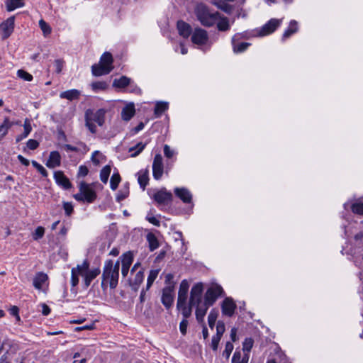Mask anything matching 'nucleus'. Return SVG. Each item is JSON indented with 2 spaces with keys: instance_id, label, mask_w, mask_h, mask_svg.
Segmentation results:
<instances>
[{
  "instance_id": "42",
  "label": "nucleus",
  "mask_w": 363,
  "mask_h": 363,
  "mask_svg": "<svg viewBox=\"0 0 363 363\" xmlns=\"http://www.w3.org/2000/svg\"><path fill=\"white\" fill-rule=\"evenodd\" d=\"M120 182H121L120 174L118 172L113 173L111 177V181H110V186H111V189L116 190L117 189Z\"/></svg>"
},
{
  "instance_id": "18",
  "label": "nucleus",
  "mask_w": 363,
  "mask_h": 363,
  "mask_svg": "<svg viewBox=\"0 0 363 363\" xmlns=\"http://www.w3.org/2000/svg\"><path fill=\"white\" fill-rule=\"evenodd\" d=\"M54 179L58 185L62 186L65 189H69L72 186L69 180L62 171L55 172L54 173Z\"/></svg>"
},
{
  "instance_id": "17",
  "label": "nucleus",
  "mask_w": 363,
  "mask_h": 363,
  "mask_svg": "<svg viewBox=\"0 0 363 363\" xmlns=\"http://www.w3.org/2000/svg\"><path fill=\"white\" fill-rule=\"evenodd\" d=\"M154 199L159 204H167L172 200V194L165 189H162L155 194Z\"/></svg>"
},
{
  "instance_id": "46",
  "label": "nucleus",
  "mask_w": 363,
  "mask_h": 363,
  "mask_svg": "<svg viewBox=\"0 0 363 363\" xmlns=\"http://www.w3.org/2000/svg\"><path fill=\"white\" fill-rule=\"evenodd\" d=\"M39 26L44 35H48L51 33L50 26L44 20L41 19L39 21Z\"/></svg>"
},
{
  "instance_id": "45",
  "label": "nucleus",
  "mask_w": 363,
  "mask_h": 363,
  "mask_svg": "<svg viewBox=\"0 0 363 363\" xmlns=\"http://www.w3.org/2000/svg\"><path fill=\"white\" fill-rule=\"evenodd\" d=\"M17 76L19 78H21L25 81H27V82H30L33 80V76L30 73L27 72L26 71H25L23 69L18 70Z\"/></svg>"
},
{
  "instance_id": "28",
  "label": "nucleus",
  "mask_w": 363,
  "mask_h": 363,
  "mask_svg": "<svg viewBox=\"0 0 363 363\" xmlns=\"http://www.w3.org/2000/svg\"><path fill=\"white\" fill-rule=\"evenodd\" d=\"M79 95L80 92L78 90L71 89L61 92L60 94V97L61 99H67L69 101H72L74 99H78Z\"/></svg>"
},
{
  "instance_id": "60",
  "label": "nucleus",
  "mask_w": 363,
  "mask_h": 363,
  "mask_svg": "<svg viewBox=\"0 0 363 363\" xmlns=\"http://www.w3.org/2000/svg\"><path fill=\"white\" fill-rule=\"evenodd\" d=\"M187 326L188 320L186 319H183L179 324V330L183 335H185L186 333Z\"/></svg>"
},
{
  "instance_id": "51",
  "label": "nucleus",
  "mask_w": 363,
  "mask_h": 363,
  "mask_svg": "<svg viewBox=\"0 0 363 363\" xmlns=\"http://www.w3.org/2000/svg\"><path fill=\"white\" fill-rule=\"evenodd\" d=\"M128 194H129L128 188H125V189L121 190L118 191V193L116 196V200L118 201H123L128 196Z\"/></svg>"
},
{
  "instance_id": "2",
  "label": "nucleus",
  "mask_w": 363,
  "mask_h": 363,
  "mask_svg": "<svg viewBox=\"0 0 363 363\" xmlns=\"http://www.w3.org/2000/svg\"><path fill=\"white\" fill-rule=\"evenodd\" d=\"M196 15L201 25L206 27L213 26L219 18L218 12H212L203 4L196 7Z\"/></svg>"
},
{
  "instance_id": "11",
  "label": "nucleus",
  "mask_w": 363,
  "mask_h": 363,
  "mask_svg": "<svg viewBox=\"0 0 363 363\" xmlns=\"http://www.w3.org/2000/svg\"><path fill=\"white\" fill-rule=\"evenodd\" d=\"M281 20L272 18L259 30V35L264 36L272 33L281 24Z\"/></svg>"
},
{
  "instance_id": "7",
  "label": "nucleus",
  "mask_w": 363,
  "mask_h": 363,
  "mask_svg": "<svg viewBox=\"0 0 363 363\" xmlns=\"http://www.w3.org/2000/svg\"><path fill=\"white\" fill-rule=\"evenodd\" d=\"M208 40V35L204 29L198 28L192 32L191 41L194 44L199 46L204 45Z\"/></svg>"
},
{
  "instance_id": "53",
  "label": "nucleus",
  "mask_w": 363,
  "mask_h": 363,
  "mask_svg": "<svg viewBox=\"0 0 363 363\" xmlns=\"http://www.w3.org/2000/svg\"><path fill=\"white\" fill-rule=\"evenodd\" d=\"M233 350V345L230 342H226L225 350L223 352V355L225 356L228 359L230 357Z\"/></svg>"
},
{
  "instance_id": "40",
  "label": "nucleus",
  "mask_w": 363,
  "mask_h": 363,
  "mask_svg": "<svg viewBox=\"0 0 363 363\" xmlns=\"http://www.w3.org/2000/svg\"><path fill=\"white\" fill-rule=\"evenodd\" d=\"M147 241L150 251H154L159 247L158 240L154 235L149 234L147 235Z\"/></svg>"
},
{
  "instance_id": "48",
  "label": "nucleus",
  "mask_w": 363,
  "mask_h": 363,
  "mask_svg": "<svg viewBox=\"0 0 363 363\" xmlns=\"http://www.w3.org/2000/svg\"><path fill=\"white\" fill-rule=\"evenodd\" d=\"M353 213L359 215H363V202H356L352 205Z\"/></svg>"
},
{
  "instance_id": "16",
  "label": "nucleus",
  "mask_w": 363,
  "mask_h": 363,
  "mask_svg": "<svg viewBox=\"0 0 363 363\" xmlns=\"http://www.w3.org/2000/svg\"><path fill=\"white\" fill-rule=\"evenodd\" d=\"M189 284L187 280L182 281L178 292L177 305L186 303L187 294L189 291Z\"/></svg>"
},
{
  "instance_id": "61",
  "label": "nucleus",
  "mask_w": 363,
  "mask_h": 363,
  "mask_svg": "<svg viewBox=\"0 0 363 363\" xmlns=\"http://www.w3.org/2000/svg\"><path fill=\"white\" fill-rule=\"evenodd\" d=\"M221 337L218 336H213L212 340H211V347L213 350H216L218 347L219 342L220 340Z\"/></svg>"
},
{
  "instance_id": "6",
  "label": "nucleus",
  "mask_w": 363,
  "mask_h": 363,
  "mask_svg": "<svg viewBox=\"0 0 363 363\" xmlns=\"http://www.w3.org/2000/svg\"><path fill=\"white\" fill-rule=\"evenodd\" d=\"M203 291V285L202 283H197L191 289L190 298L189 304L191 306H196L202 304L201 298Z\"/></svg>"
},
{
  "instance_id": "1",
  "label": "nucleus",
  "mask_w": 363,
  "mask_h": 363,
  "mask_svg": "<svg viewBox=\"0 0 363 363\" xmlns=\"http://www.w3.org/2000/svg\"><path fill=\"white\" fill-rule=\"evenodd\" d=\"M120 262L116 261L115 263L111 259H108L104 262L102 273V288H106L108 284L111 289H115L118 282Z\"/></svg>"
},
{
  "instance_id": "5",
  "label": "nucleus",
  "mask_w": 363,
  "mask_h": 363,
  "mask_svg": "<svg viewBox=\"0 0 363 363\" xmlns=\"http://www.w3.org/2000/svg\"><path fill=\"white\" fill-rule=\"evenodd\" d=\"M223 292V288L217 284L209 287L204 295V303L209 306L213 305L217 298L220 297Z\"/></svg>"
},
{
  "instance_id": "27",
  "label": "nucleus",
  "mask_w": 363,
  "mask_h": 363,
  "mask_svg": "<svg viewBox=\"0 0 363 363\" xmlns=\"http://www.w3.org/2000/svg\"><path fill=\"white\" fill-rule=\"evenodd\" d=\"M297 30L298 23L294 20L291 21L288 28L283 33L282 39L284 40L289 38L291 35L297 32Z\"/></svg>"
},
{
  "instance_id": "30",
  "label": "nucleus",
  "mask_w": 363,
  "mask_h": 363,
  "mask_svg": "<svg viewBox=\"0 0 363 363\" xmlns=\"http://www.w3.org/2000/svg\"><path fill=\"white\" fill-rule=\"evenodd\" d=\"M6 6L7 11H12L16 9L23 7L24 6V0H6Z\"/></svg>"
},
{
  "instance_id": "25",
  "label": "nucleus",
  "mask_w": 363,
  "mask_h": 363,
  "mask_svg": "<svg viewBox=\"0 0 363 363\" xmlns=\"http://www.w3.org/2000/svg\"><path fill=\"white\" fill-rule=\"evenodd\" d=\"M239 35H235L232 38V44L233 48V51L235 53H240L244 52L249 46L250 43H240L238 44L235 43L236 40L238 39Z\"/></svg>"
},
{
  "instance_id": "59",
  "label": "nucleus",
  "mask_w": 363,
  "mask_h": 363,
  "mask_svg": "<svg viewBox=\"0 0 363 363\" xmlns=\"http://www.w3.org/2000/svg\"><path fill=\"white\" fill-rule=\"evenodd\" d=\"M55 71L57 73H60L64 66V61L62 60H55Z\"/></svg>"
},
{
  "instance_id": "43",
  "label": "nucleus",
  "mask_w": 363,
  "mask_h": 363,
  "mask_svg": "<svg viewBox=\"0 0 363 363\" xmlns=\"http://www.w3.org/2000/svg\"><path fill=\"white\" fill-rule=\"evenodd\" d=\"M45 228L42 226H38L32 234L34 240H38L44 236Z\"/></svg>"
},
{
  "instance_id": "44",
  "label": "nucleus",
  "mask_w": 363,
  "mask_h": 363,
  "mask_svg": "<svg viewBox=\"0 0 363 363\" xmlns=\"http://www.w3.org/2000/svg\"><path fill=\"white\" fill-rule=\"evenodd\" d=\"M107 87L108 84L105 82H96L91 84V88L94 91L105 90Z\"/></svg>"
},
{
  "instance_id": "63",
  "label": "nucleus",
  "mask_w": 363,
  "mask_h": 363,
  "mask_svg": "<svg viewBox=\"0 0 363 363\" xmlns=\"http://www.w3.org/2000/svg\"><path fill=\"white\" fill-rule=\"evenodd\" d=\"M38 143L35 140L30 139L27 142V147L30 150H35L38 147Z\"/></svg>"
},
{
  "instance_id": "38",
  "label": "nucleus",
  "mask_w": 363,
  "mask_h": 363,
  "mask_svg": "<svg viewBox=\"0 0 363 363\" xmlns=\"http://www.w3.org/2000/svg\"><path fill=\"white\" fill-rule=\"evenodd\" d=\"M168 108V104L166 102H157L155 107V114L157 117L160 116Z\"/></svg>"
},
{
  "instance_id": "39",
  "label": "nucleus",
  "mask_w": 363,
  "mask_h": 363,
  "mask_svg": "<svg viewBox=\"0 0 363 363\" xmlns=\"http://www.w3.org/2000/svg\"><path fill=\"white\" fill-rule=\"evenodd\" d=\"M160 272V269H152L150 272V274L147 280V287L146 289L148 290L150 286L152 285L153 282L157 277Z\"/></svg>"
},
{
  "instance_id": "58",
  "label": "nucleus",
  "mask_w": 363,
  "mask_h": 363,
  "mask_svg": "<svg viewBox=\"0 0 363 363\" xmlns=\"http://www.w3.org/2000/svg\"><path fill=\"white\" fill-rule=\"evenodd\" d=\"M86 126L88 128V129L90 130L91 133H94L96 131V127L95 125L96 123H94L89 119L86 118Z\"/></svg>"
},
{
  "instance_id": "54",
  "label": "nucleus",
  "mask_w": 363,
  "mask_h": 363,
  "mask_svg": "<svg viewBox=\"0 0 363 363\" xmlns=\"http://www.w3.org/2000/svg\"><path fill=\"white\" fill-rule=\"evenodd\" d=\"M224 332H225V325H224L223 322L218 321L217 323V325H216V336H218V337H221Z\"/></svg>"
},
{
  "instance_id": "36",
  "label": "nucleus",
  "mask_w": 363,
  "mask_h": 363,
  "mask_svg": "<svg viewBox=\"0 0 363 363\" xmlns=\"http://www.w3.org/2000/svg\"><path fill=\"white\" fill-rule=\"evenodd\" d=\"M249 360V354H245L241 359V354L235 352L232 358V363H247Z\"/></svg>"
},
{
  "instance_id": "57",
  "label": "nucleus",
  "mask_w": 363,
  "mask_h": 363,
  "mask_svg": "<svg viewBox=\"0 0 363 363\" xmlns=\"http://www.w3.org/2000/svg\"><path fill=\"white\" fill-rule=\"evenodd\" d=\"M63 208L67 216H69L73 212V206L69 202L63 203Z\"/></svg>"
},
{
  "instance_id": "21",
  "label": "nucleus",
  "mask_w": 363,
  "mask_h": 363,
  "mask_svg": "<svg viewBox=\"0 0 363 363\" xmlns=\"http://www.w3.org/2000/svg\"><path fill=\"white\" fill-rule=\"evenodd\" d=\"M177 29L179 34L184 38H188L192 33L190 25L182 21H179L177 22Z\"/></svg>"
},
{
  "instance_id": "29",
  "label": "nucleus",
  "mask_w": 363,
  "mask_h": 363,
  "mask_svg": "<svg viewBox=\"0 0 363 363\" xmlns=\"http://www.w3.org/2000/svg\"><path fill=\"white\" fill-rule=\"evenodd\" d=\"M216 23L217 28L220 31H227L230 28L229 20L225 16H220L219 15L218 20L216 21Z\"/></svg>"
},
{
  "instance_id": "14",
  "label": "nucleus",
  "mask_w": 363,
  "mask_h": 363,
  "mask_svg": "<svg viewBox=\"0 0 363 363\" xmlns=\"http://www.w3.org/2000/svg\"><path fill=\"white\" fill-rule=\"evenodd\" d=\"M236 308V304L231 298H225L221 305V311L223 315L231 317Z\"/></svg>"
},
{
  "instance_id": "56",
  "label": "nucleus",
  "mask_w": 363,
  "mask_h": 363,
  "mask_svg": "<svg viewBox=\"0 0 363 363\" xmlns=\"http://www.w3.org/2000/svg\"><path fill=\"white\" fill-rule=\"evenodd\" d=\"M164 154L167 158H172L175 155V152L174 150H172L168 145H164Z\"/></svg>"
},
{
  "instance_id": "24",
  "label": "nucleus",
  "mask_w": 363,
  "mask_h": 363,
  "mask_svg": "<svg viewBox=\"0 0 363 363\" xmlns=\"http://www.w3.org/2000/svg\"><path fill=\"white\" fill-rule=\"evenodd\" d=\"M144 280V272L143 269H140L138 272L135 273L134 277L130 279V285L132 288L135 290H137L140 284Z\"/></svg>"
},
{
  "instance_id": "31",
  "label": "nucleus",
  "mask_w": 363,
  "mask_h": 363,
  "mask_svg": "<svg viewBox=\"0 0 363 363\" xmlns=\"http://www.w3.org/2000/svg\"><path fill=\"white\" fill-rule=\"evenodd\" d=\"M131 79L127 77L123 76L119 79H115L113 86L116 88H125L130 84Z\"/></svg>"
},
{
  "instance_id": "20",
  "label": "nucleus",
  "mask_w": 363,
  "mask_h": 363,
  "mask_svg": "<svg viewBox=\"0 0 363 363\" xmlns=\"http://www.w3.org/2000/svg\"><path fill=\"white\" fill-rule=\"evenodd\" d=\"M174 193L184 203H190L192 195L186 188H175Z\"/></svg>"
},
{
  "instance_id": "22",
  "label": "nucleus",
  "mask_w": 363,
  "mask_h": 363,
  "mask_svg": "<svg viewBox=\"0 0 363 363\" xmlns=\"http://www.w3.org/2000/svg\"><path fill=\"white\" fill-rule=\"evenodd\" d=\"M196 320L199 323H203L206 312L210 306L203 302L202 304L196 306Z\"/></svg>"
},
{
  "instance_id": "35",
  "label": "nucleus",
  "mask_w": 363,
  "mask_h": 363,
  "mask_svg": "<svg viewBox=\"0 0 363 363\" xmlns=\"http://www.w3.org/2000/svg\"><path fill=\"white\" fill-rule=\"evenodd\" d=\"M145 145L143 143H138L135 146L130 147L128 152L130 153V156L133 157L138 156L144 150Z\"/></svg>"
},
{
  "instance_id": "12",
  "label": "nucleus",
  "mask_w": 363,
  "mask_h": 363,
  "mask_svg": "<svg viewBox=\"0 0 363 363\" xmlns=\"http://www.w3.org/2000/svg\"><path fill=\"white\" fill-rule=\"evenodd\" d=\"M14 16H11L0 25L1 35L4 39L9 38L14 28Z\"/></svg>"
},
{
  "instance_id": "41",
  "label": "nucleus",
  "mask_w": 363,
  "mask_h": 363,
  "mask_svg": "<svg viewBox=\"0 0 363 363\" xmlns=\"http://www.w3.org/2000/svg\"><path fill=\"white\" fill-rule=\"evenodd\" d=\"M218 318V311L212 309L208 316V322L209 327L213 329Z\"/></svg>"
},
{
  "instance_id": "37",
  "label": "nucleus",
  "mask_w": 363,
  "mask_h": 363,
  "mask_svg": "<svg viewBox=\"0 0 363 363\" xmlns=\"http://www.w3.org/2000/svg\"><path fill=\"white\" fill-rule=\"evenodd\" d=\"M111 166H109V165H106L101 170L100 179L103 183H104V184L107 183L108 177L111 174Z\"/></svg>"
},
{
  "instance_id": "4",
  "label": "nucleus",
  "mask_w": 363,
  "mask_h": 363,
  "mask_svg": "<svg viewBox=\"0 0 363 363\" xmlns=\"http://www.w3.org/2000/svg\"><path fill=\"white\" fill-rule=\"evenodd\" d=\"M89 264L86 261H84L81 265H77L78 273L84 278V283L86 287L89 286L91 281L100 274V269L99 268L89 270Z\"/></svg>"
},
{
  "instance_id": "52",
  "label": "nucleus",
  "mask_w": 363,
  "mask_h": 363,
  "mask_svg": "<svg viewBox=\"0 0 363 363\" xmlns=\"http://www.w3.org/2000/svg\"><path fill=\"white\" fill-rule=\"evenodd\" d=\"M32 164L43 177L48 176L47 170L41 164H40L39 163L34 160L32 161Z\"/></svg>"
},
{
  "instance_id": "9",
  "label": "nucleus",
  "mask_w": 363,
  "mask_h": 363,
  "mask_svg": "<svg viewBox=\"0 0 363 363\" xmlns=\"http://www.w3.org/2000/svg\"><path fill=\"white\" fill-rule=\"evenodd\" d=\"M79 190L82 192L85 201L87 203H92L96 198V194L91 184L82 182L79 184Z\"/></svg>"
},
{
  "instance_id": "62",
  "label": "nucleus",
  "mask_w": 363,
  "mask_h": 363,
  "mask_svg": "<svg viewBox=\"0 0 363 363\" xmlns=\"http://www.w3.org/2000/svg\"><path fill=\"white\" fill-rule=\"evenodd\" d=\"M146 219L152 224H153L155 226H160V220L156 218L155 216H150V215H147V217H146Z\"/></svg>"
},
{
  "instance_id": "50",
  "label": "nucleus",
  "mask_w": 363,
  "mask_h": 363,
  "mask_svg": "<svg viewBox=\"0 0 363 363\" xmlns=\"http://www.w3.org/2000/svg\"><path fill=\"white\" fill-rule=\"evenodd\" d=\"M79 275H80V274L78 273L77 267L76 268H73L72 269V278H71V281H72V284L73 286H75L76 285H77V284L79 282V279H78Z\"/></svg>"
},
{
  "instance_id": "32",
  "label": "nucleus",
  "mask_w": 363,
  "mask_h": 363,
  "mask_svg": "<svg viewBox=\"0 0 363 363\" xmlns=\"http://www.w3.org/2000/svg\"><path fill=\"white\" fill-rule=\"evenodd\" d=\"M148 172L147 170H141L138 172V181L140 187L144 190L148 183Z\"/></svg>"
},
{
  "instance_id": "15",
  "label": "nucleus",
  "mask_w": 363,
  "mask_h": 363,
  "mask_svg": "<svg viewBox=\"0 0 363 363\" xmlns=\"http://www.w3.org/2000/svg\"><path fill=\"white\" fill-rule=\"evenodd\" d=\"M121 259L122 262L121 273L123 277H126L133 261V254L130 252H125L121 257Z\"/></svg>"
},
{
  "instance_id": "8",
  "label": "nucleus",
  "mask_w": 363,
  "mask_h": 363,
  "mask_svg": "<svg viewBox=\"0 0 363 363\" xmlns=\"http://www.w3.org/2000/svg\"><path fill=\"white\" fill-rule=\"evenodd\" d=\"M174 284L170 283L162 290V302L167 307L169 308L174 301Z\"/></svg>"
},
{
  "instance_id": "34",
  "label": "nucleus",
  "mask_w": 363,
  "mask_h": 363,
  "mask_svg": "<svg viewBox=\"0 0 363 363\" xmlns=\"http://www.w3.org/2000/svg\"><path fill=\"white\" fill-rule=\"evenodd\" d=\"M12 126V123L9 118H5L4 122L0 125V140L8 133L9 129Z\"/></svg>"
},
{
  "instance_id": "64",
  "label": "nucleus",
  "mask_w": 363,
  "mask_h": 363,
  "mask_svg": "<svg viewBox=\"0 0 363 363\" xmlns=\"http://www.w3.org/2000/svg\"><path fill=\"white\" fill-rule=\"evenodd\" d=\"M89 172L88 168L86 166L81 165L79 167L78 175L80 177H85Z\"/></svg>"
},
{
  "instance_id": "23",
  "label": "nucleus",
  "mask_w": 363,
  "mask_h": 363,
  "mask_svg": "<svg viewBox=\"0 0 363 363\" xmlns=\"http://www.w3.org/2000/svg\"><path fill=\"white\" fill-rule=\"evenodd\" d=\"M135 114V106L133 103L127 104L121 111L123 120L128 121Z\"/></svg>"
},
{
  "instance_id": "26",
  "label": "nucleus",
  "mask_w": 363,
  "mask_h": 363,
  "mask_svg": "<svg viewBox=\"0 0 363 363\" xmlns=\"http://www.w3.org/2000/svg\"><path fill=\"white\" fill-rule=\"evenodd\" d=\"M48 276L46 274L39 272L36 274L33 279V286L37 289H41L43 284L47 281Z\"/></svg>"
},
{
  "instance_id": "55",
  "label": "nucleus",
  "mask_w": 363,
  "mask_h": 363,
  "mask_svg": "<svg viewBox=\"0 0 363 363\" xmlns=\"http://www.w3.org/2000/svg\"><path fill=\"white\" fill-rule=\"evenodd\" d=\"M23 128H24L23 136L28 137V135L30 134V133L32 130V127H31L30 123L28 119L25 120L24 124H23Z\"/></svg>"
},
{
  "instance_id": "13",
  "label": "nucleus",
  "mask_w": 363,
  "mask_h": 363,
  "mask_svg": "<svg viewBox=\"0 0 363 363\" xmlns=\"http://www.w3.org/2000/svg\"><path fill=\"white\" fill-rule=\"evenodd\" d=\"M104 115L105 111L103 109H99L96 112L87 111L86 112L85 118L101 126L104 123Z\"/></svg>"
},
{
  "instance_id": "3",
  "label": "nucleus",
  "mask_w": 363,
  "mask_h": 363,
  "mask_svg": "<svg viewBox=\"0 0 363 363\" xmlns=\"http://www.w3.org/2000/svg\"><path fill=\"white\" fill-rule=\"evenodd\" d=\"M113 57L111 53L105 52L102 55L99 64L91 67V72L94 76H101L108 74L113 69Z\"/></svg>"
},
{
  "instance_id": "10",
  "label": "nucleus",
  "mask_w": 363,
  "mask_h": 363,
  "mask_svg": "<svg viewBox=\"0 0 363 363\" xmlns=\"http://www.w3.org/2000/svg\"><path fill=\"white\" fill-rule=\"evenodd\" d=\"M163 169L162 157L160 154H157L152 163V174L155 179L159 180L162 178Z\"/></svg>"
},
{
  "instance_id": "49",
  "label": "nucleus",
  "mask_w": 363,
  "mask_h": 363,
  "mask_svg": "<svg viewBox=\"0 0 363 363\" xmlns=\"http://www.w3.org/2000/svg\"><path fill=\"white\" fill-rule=\"evenodd\" d=\"M103 157V155L99 151L96 150L92 153L91 159L93 163H94L95 164H99L101 163Z\"/></svg>"
},
{
  "instance_id": "33",
  "label": "nucleus",
  "mask_w": 363,
  "mask_h": 363,
  "mask_svg": "<svg viewBox=\"0 0 363 363\" xmlns=\"http://www.w3.org/2000/svg\"><path fill=\"white\" fill-rule=\"evenodd\" d=\"M177 306L178 310L181 311L183 315V319L187 320V318L191 315V308L193 306H191L189 304L187 306L186 303H182L180 305L177 304Z\"/></svg>"
},
{
  "instance_id": "19",
  "label": "nucleus",
  "mask_w": 363,
  "mask_h": 363,
  "mask_svg": "<svg viewBox=\"0 0 363 363\" xmlns=\"http://www.w3.org/2000/svg\"><path fill=\"white\" fill-rule=\"evenodd\" d=\"M45 164L48 168L50 169H54L59 167L61 164V156L59 152H51Z\"/></svg>"
},
{
  "instance_id": "47",
  "label": "nucleus",
  "mask_w": 363,
  "mask_h": 363,
  "mask_svg": "<svg viewBox=\"0 0 363 363\" xmlns=\"http://www.w3.org/2000/svg\"><path fill=\"white\" fill-rule=\"evenodd\" d=\"M254 341L252 338H246L242 343V350L248 354L253 346Z\"/></svg>"
}]
</instances>
